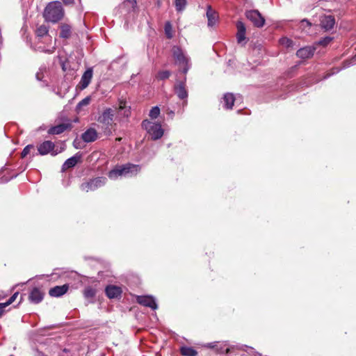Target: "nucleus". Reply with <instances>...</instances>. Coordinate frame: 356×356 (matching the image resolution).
<instances>
[{
    "instance_id": "obj_40",
    "label": "nucleus",
    "mask_w": 356,
    "mask_h": 356,
    "mask_svg": "<svg viewBox=\"0 0 356 356\" xmlns=\"http://www.w3.org/2000/svg\"><path fill=\"white\" fill-rule=\"evenodd\" d=\"M125 2L129 3L132 8L134 9L137 6V1L136 0H125Z\"/></svg>"
},
{
    "instance_id": "obj_15",
    "label": "nucleus",
    "mask_w": 356,
    "mask_h": 356,
    "mask_svg": "<svg viewBox=\"0 0 356 356\" xmlns=\"http://www.w3.org/2000/svg\"><path fill=\"white\" fill-rule=\"evenodd\" d=\"M335 24V19L332 15H325L321 19V26L326 31L331 30Z\"/></svg>"
},
{
    "instance_id": "obj_30",
    "label": "nucleus",
    "mask_w": 356,
    "mask_h": 356,
    "mask_svg": "<svg viewBox=\"0 0 356 356\" xmlns=\"http://www.w3.org/2000/svg\"><path fill=\"white\" fill-rule=\"evenodd\" d=\"M171 73L168 70L160 71L156 75V79L159 80H165L170 77Z\"/></svg>"
},
{
    "instance_id": "obj_41",
    "label": "nucleus",
    "mask_w": 356,
    "mask_h": 356,
    "mask_svg": "<svg viewBox=\"0 0 356 356\" xmlns=\"http://www.w3.org/2000/svg\"><path fill=\"white\" fill-rule=\"evenodd\" d=\"M6 305L3 303H0V317L2 316L5 311Z\"/></svg>"
},
{
    "instance_id": "obj_12",
    "label": "nucleus",
    "mask_w": 356,
    "mask_h": 356,
    "mask_svg": "<svg viewBox=\"0 0 356 356\" xmlns=\"http://www.w3.org/2000/svg\"><path fill=\"white\" fill-rule=\"evenodd\" d=\"M206 15L208 20V26L213 27L215 26L218 20V15L217 12L213 10L211 6H209L207 7Z\"/></svg>"
},
{
    "instance_id": "obj_13",
    "label": "nucleus",
    "mask_w": 356,
    "mask_h": 356,
    "mask_svg": "<svg viewBox=\"0 0 356 356\" xmlns=\"http://www.w3.org/2000/svg\"><path fill=\"white\" fill-rule=\"evenodd\" d=\"M314 47L308 46L298 49L296 52V55L302 59H307L314 55Z\"/></svg>"
},
{
    "instance_id": "obj_3",
    "label": "nucleus",
    "mask_w": 356,
    "mask_h": 356,
    "mask_svg": "<svg viewBox=\"0 0 356 356\" xmlns=\"http://www.w3.org/2000/svg\"><path fill=\"white\" fill-rule=\"evenodd\" d=\"M172 54L175 60V63L180 67H182L184 74H186L190 68L189 59L187 58L182 50L179 47L172 48Z\"/></svg>"
},
{
    "instance_id": "obj_28",
    "label": "nucleus",
    "mask_w": 356,
    "mask_h": 356,
    "mask_svg": "<svg viewBox=\"0 0 356 356\" xmlns=\"http://www.w3.org/2000/svg\"><path fill=\"white\" fill-rule=\"evenodd\" d=\"M84 296L86 298H92L96 294V290L92 287L88 286L84 290Z\"/></svg>"
},
{
    "instance_id": "obj_34",
    "label": "nucleus",
    "mask_w": 356,
    "mask_h": 356,
    "mask_svg": "<svg viewBox=\"0 0 356 356\" xmlns=\"http://www.w3.org/2000/svg\"><path fill=\"white\" fill-rule=\"evenodd\" d=\"M33 148V145H29L26 146L21 153L22 158H24L25 156H26V155H28L30 153L31 149Z\"/></svg>"
},
{
    "instance_id": "obj_21",
    "label": "nucleus",
    "mask_w": 356,
    "mask_h": 356,
    "mask_svg": "<svg viewBox=\"0 0 356 356\" xmlns=\"http://www.w3.org/2000/svg\"><path fill=\"white\" fill-rule=\"evenodd\" d=\"M92 77V70L88 69L82 75L81 79L80 85L82 89L87 88L91 81Z\"/></svg>"
},
{
    "instance_id": "obj_20",
    "label": "nucleus",
    "mask_w": 356,
    "mask_h": 356,
    "mask_svg": "<svg viewBox=\"0 0 356 356\" xmlns=\"http://www.w3.org/2000/svg\"><path fill=\"white\" fill-rule=\"evenodd\" d=\"M105 292L109 298H117L121 296L122 290L118 286L110 285L106 288Z\"/></svg>"
},
{
    "instance_id": "obj_37",
    "label": "nucleus",
    "mask_w": 356,
    "mask_h": 356,
    "mask_svg": "<svg viewBox=\"0 0 356 356\" xmlns=\"http://www.w3.org/2000/svg\"><path fill=\"white\" fill-rule=\"evenodd\" d=\"M18 294H19V293H18V292L15 293H14V294H13V296H12L8 299V301H6V302H4L3 304L6 305V307H8V305H10L11 303H13V302L15 300V299H16L17 296H18Z\"/></svg>"
},
{
    "instance_id": "obj_14",
    "label": "nucleus",
    "mask_w": 356,
    "mask_h": 356,
    "mask_svg": "<svg viewBox=\"0 0 356 356\" xmlns=\"http://www.w3.org/2000/svg\"><path fill=\"white\" fill-rule=\"evenodd\" d=\"M69 286L67 284L62 286H56L49 291V294L51 297H60L67 293Z\"/></svg>"
},
{
    "instance_id": "obj_6",
    "label": "nucleus",
    "mask_w": 356,
    "mask_h": 356,
    "mask_svg": "<svg viewBox=\"0 0 356 356\" xmlns=\"http://www.w3.org/2000/svg\"><path fill=\"white\" fill-rule=\"evenodd\" d=\"M246 19H249L257 28L263 27L266 21L257 10H246Z\"/></svg>"
},
{
    "instance_id": "obj_1",
    "label": "nucleus",
    "mask_w": 356,
    "mask_h": 356,
    "mask_svg": "<svg viewBox=\"0 0 356 356\" xmlns=\"http://www.w3.org/2000/svg\"><path fill=\"white\" fill-rule=\"evenodd\" d=\"M43 17L47 22L56 23L64 17V10L58 1H51L44 8Z\"/></svg>"
},
{
    "instance_id": "obj_43",
    "label": "nucleus",
    "mask_w": 356,
    "mask_h": 356,
    "mask_svg": "<svg viewBox=\"0 0 356 356\" xmlns=\"http://www.w3.org/2000/svg\"><path fill=\"white\" fill-rule=\"evenodd\" d=\"M54 48L52 50H50V49L47 50L46 52H47L48 54H52L54 52Z\"/></svg>"
},
{
    "instance_id": "obj_9",
    "label": "nucleus",
    "mask_w": 356,
    "mask_h": 356,
    "mask_svg": "<svg viewBox=\"0 0 356 356\" xmlns=\"http://www.w3.org/2000/svg\"><path fill=\"white\" fill-rule=\"evenodd\" d=\"M137 302L145 307H148L152 309L157 308V305L154 298L150 296H139L136 298Z\"/></svg>"
},
{
    "instance_id": "obj_10",
    "label": "nucleus",
    "mask_w": 356,
    "mask_h": 356,
    "mask_svg": "<svg viewBox=\"0 0 356 356\" xmlns=\"http://www.w3.org/2000/svg\"><path fill=\"white\" fill-rule=\"evenodd\" d=\"M44 295V293L43 291L40 289L35 287L31 291L29 296V300L32 303L38 304L43 300Z\"/></svg>"
},
{
    "instance_id": "obj_25",
    "label": "nucleus",
    "mask_w": 356,
    "mask_h": 356,
    "mask_svg": "<svg viewBox=\"0 0 356 356\" xmlns=\"http://www.w3.org/2000/svg\"><path fill=\"white\" fill-rule=\"evenodd\" d=\"M355 64H356V55L355 56H353L350 60H347L344 61L343 67L341 68H336V70L333 71L332 73L327 74L325 76V79L330 76L331 75H332L335 73L339 72L341 69H345V68L349 67L350 66L355 65Z\"/></svg>"
},
{
    "instance_id": "obj_23",
    "label": "nucleus",
    "mask_w": 356,
    "mask_h": 356,
    "mask_svg": "<svg viewBox=\"0 0 356 356\" xmlns=\"http://www.w3.org/2000/svg\"><path fill=\"white\" fill-rule=\"evenodd\" d=\"M235 98L232 93H226L222 98L223 106L227 109H231L234 105Z\"/></svg>"
},
{
    "instance_id": "obj_27",
    "label": "nucleus",
    "mask_w": 356,
    "mask_h": 356,
    "mask_svg": "<svg viewBox=\"0 0 356 356\" xmlns=\"http://www.w3.org/2000/svg\"><path fill=\"white\" fill-rule=\"evenodd\" d=\"M49 32V29L45 25L40 26L36 30V34L39 37H43L46 35Z\"/></svg>"
},
{
    "instance_id": "obj_24",
    "label": "nucleus",
    "mask_w": 356,
    "mask_h": 356,
    "mask_svg": "<svg viewBox=\"0 0 356 356\" xmlns=\"http://www.w3.org/2000/svg\"><path fill=\"white\" fill-rule=\"evenodd\" d=\"M60 37L62 38L67 39L71 36L72 27L67 24H61L60 26Z\"/></svg>"
},
{
    "instance_id": "obj_26",
    "label": "nucleus",
    "mask_w": 356,
    "mask_h": 356,
    "mask_svg": "<svg viewBox=\"0 0 356 356\" xmlns=\"http://www.w3.org/2000/svg\"><path fill=\"white\" fill-rule=\"evenodd\" d=\"M180 353L184 356H196L197 352L192 347L182 346L180 348Z\"/></svg>"
},
{
    "instance_id": "obj_17",
    "label": "nucleus",
    "mask_w": 356,
    "mask_h": 356,
    "mask_svg": "<svg viewBox=\"0 0 356 356\" xmlns=\"http://www.w3.org/2000/svg\"><path fill=\"white\" fill-rule=\"evenodd\" d=\"M236 27L238 29L236 34L237 42L238 44H241V47H243L245 44L243 42L245 40V24L242 21H238L236 24Z\"/></svg>"
},
{
    "instance_id": "obj_16",
    "label": "nucleus",
    "mask_w": 356,
    "mask_h": 356,
    "mask_svg": "<svg viewBox=\"0 0 356 356\" xmlns=\"http://www.w3.org/2000/svg\"><path fill=\"white\" fill-rule=\"evenodd\" d=\"M81 138L86 143L94 142L97 138V132L95 129L90 128L82 134Z\"/></svg>"
},
{
    "instance_id": "obj_4",
    "label": "nucleus",
    "mask_w": 356,
    "mask_h": 356,
    "mask_svg": "<svg viewBox=\"0 0 356 356\" xmlns=\"http://www.w3.org/2000/svg\"><path fill=\"white\" fill-rule=\"evenodd\" d=\"M106 179L105 177H98L82 183L80 187L83 191H92L104 186L106 184Z\"/></svg>"
},
{
    "instance_id": "obj_44",
    "label": "nucleus",
    "mask_w": 356,
    "mask_h": 356,
    "mask_svg": "<svg viewBox=\"0 0 356 356\" xmlns=\"http://www.w3.org/2000/svg\"><path fill=\"white\" fill-rule=\"evenodd\" d=\"M215 346H211V344L209 345V347L211 348H214Z\"/></svg>"
},
{
    "instance_id": "obj_33",
    "label": "nucleus",
    "mask_w": 356,
    "mask_h": 356,
    "mask_svg": "<svg viewBox=\"0 0 356 356\" xmlns=\"http://www.w3.org/2000/svg\"><path fill=\"white\" fill-rule=\"evenodd\" d=\"M160 113V109L158 106L153 107L149 112V116L152 119H156Z\"/></svg>"
},
{
    "instance_id": "obj_42",
    "label": "nucleus",
    "mask_w": 356,
    "mask_h": 356,
    "mask_svg": "<svg viewBox=\"0 0 356 356\" xmlns=\"http://www.w3.org/2000/svg\"><path fill=\"white\" fill-rule=\"evenodd\" d=\"M65 5H72L74 3V0H63Z\"/></svg>"
},
{
    "instance_id": "obj_11",
    "label": "nucleus",
    "mask_w": 356,
    "mask_h": 356,
    "mask_svg": "<svg viewBox=\"0 0 356 356\" xmlns=\"http://www.w3.org/2000/svg\"><path fill=\"white\" fill-rule=\"evenodd\" d=\"M185 81L186 77L183 81H180L175 86V93L181 99H185L188 97V92L186 89Z\"/></svg>"
},
{
    "instance_id": "obj_29",
    "label": "nucleus",
    "mask_w": 356,
    "mask_h": 356,
    "mask_svg": "<svg viewBox=\"0 0 356 356\" xmlns=\"http://www.w3.org/2000/svg\"><path fill=\"white\" fill-rule=\"evenodd\" d=\"M279 42L281 45L286 48L291 47L293 44V41L291 39L286 37L280 38Z\"/></svg>"
},
{
    "instance_id": "obj_19",
    "label": "nucleus",
    "mask_w": 356,
    "mask_h": 356,
    "mask_svg": "<svg viewBox=\"0 0 356 356\" xmlns=\"http://www.w3.org/2000/svg\"><path fill=\"white\" fill-rule=\"evenodd\" d=\"M116 110L118 115L117 118H127L131 113L130 107L127 106L126 102L122 100L120 101L119 106Z\"/></svg>"
},
{
    "instance_id": "obj_36",
    "label": "nucleus",
    "mask_w": 356,
    "mask_h": 356,
    "mask_svg": "<svg viewBox=\"0 0 356 356\" xmlns=\"http://www.w3.org/2000/svg\"><path fill=\"white\" fill-rule=\"evenodd\" d=\"M332 40L331 37H325L318 41V44L322 46L327 45Z\"/></svg>"
},
{
    "instance_id": "obj_5",
    "label": "nucleus",
    "mask_w": 356,
    "mask_h": 356,
    "mask_svg": "<svg viewBox=\"0 0 356 356\" xmlns=\"http://www.w3.org/2000/svg\"><path fill=\"white\" fill-rule=\"evenodd\" d=\"M64 147H60L59 150L55 149V145L50 140H46L38 146V151L40 155H46L50 153L52 156H56L60 153Z\"/></svg>"
},
{
    "instance_id": "obj_32",
    "label": "nucleus",
    "mask_w": 356,
    "mask_h": 356,
    "mask_svg": "<svg viewBox=\"0 0 356 356\" xmlns=\"http://www.w3.org/2000/svg\"><path fill=\"white\" fill-rule=\"evenodd\" d=\"M90 102V97H86V98L83 99L76 106V110L79 111L82 107L88 106Z\"/></svg>"
},
{
    "instance_id": "obj_38",
    "label": "nucleus",
    "mask_w": 356,
    "mask_h": 356,
    "mask_svg": "<svg viewBox=\"0 0 356 356\" xmlns=\"http://www.w3.org/2000/svg\"><path fill=\"white\" fill-rule=\"evenodd\" d=\"M170 30H171V26H170V23L168 22V23H166V24L165 26V34L167 35L168 38H172V35L170 33Z\"/></svg>"
},
{
    "instance_id": "obj_31",
    "label": "nucleus",
    "mask_w": 356,
    "mask_h": 356,
    "mask_svg": "<svg viewBox=\"0 0 356 356\" xmlns=\"http://www.w3.org/2000/svg\"><path fill=\"white\" fill-rule=\"evenodd\" d=\"M175 7L177 11H182L186 5V0H175Z\"/></svg>"
},
{
    "instance_id": "obj_35",
    "label": "nucleus",
    "mask_w": 356,
    "mask_h": 356,
    "mask_svg": "<svg viewBox=\"0 0 356 356\" xmlns=\"http://www.w3.org/2000/svg\"><path fill=\"white\" fill-rule=\"evenodd\" d=\"M246 356H261L258 353H255L252 347L246 346Z\"/></svg>"
},
{
    "instance_id": "obj_8",
    "label": "nucleus",
    "mask_w": 356,
    "mask_h": 356,
    "mask_svg": "<svg viewBox=\"0 0 356 356\" xmlns=\"http://www.w3.org/2000/svg\"><path fill=\"white\" fill-rule=\"evenodd\" d=\"M149 127H146L149 136L152 140H157L161 138L163 135V130L161 126L159 124H153L149 122H147Z\"/></svg>"
},
{
    "instance_id": "obj_2",
    "label": "nucleus",
    "mask_w": 356,
    "mask_h": 356,
    "mask_svg": "<svg viewBox=\"0 0 356 356\" xmlns=\"http://www.w3.org/2000/svg\"><path fill=\"white\" fill-rule=\"evenodd\" d=\"M139 170V165L128 163L122 166H118L110 171L108 177L115 179L119 176L135 175Z\"/></svg>"
},
{
    "instance_id": "obj_7",
    "label": "nucleus",
    "mask_w": 356,
    "mask_h": 356,
    "mask_svg": "<svg viewBox=\"0 0 356 356\" xmlns=\"http://www.w3.org/2000/svg\"><path fill=\"white\" fill-rule=\"evenodd\" d=\"M115 111L111 108H106L102 115L98 118V122L106 126V129H108L113 123Z\"/></svg>"
},
{
    "instance_id": "obj_18",
    "label": "nucleus",
    "mask_w": 356,
    "mask_h": 356,
    "mask_svg": "<svg viewBox=\"0 0 356 356\" xmlns=\"http://www.w3.org/2000/svg\"><path fill=\"white\" fill-rule=\"evenodd\" d=\"M72 125L70 123L59 124L58 125L51 127L48 130V134L52 135L60 134L63 133L65 130L70 129Z\"/></svg>"
},
{
    "instance_id": "obj_22",
    "label": "nucleus",
    "mask_w": 356,
    "mask_h": 356,
    "mask_svg": "<svg viewBox=\"0 0 356 356\" xmlns=\"http://www.w3.org/2000/svg\"><path fill=\"white\" fill-rule=\"evenodd\" d=\"M81 156L77 154L67 159L62 166V170L65 171L66 170L73 168L78 163Z\"/></svg>"
},
{
    "instance_id": "obj_39",
    "label": "nucleus",
    "mask_w": 356,
    "mask_h": 356,
    "mask_svg": "<svg viewBox=\"0 0 356 356\" xmlns=\"http://www.w3.org/2000/svg\"><path fill=\"white\" fill-rule=\"evenodd\" d=\"M300 24H301L302 27H304L305 25H306L307 26H311V25H312V24L306 19H302L300 22Z\"/></svg>"
}]
</instances>
